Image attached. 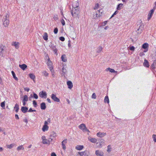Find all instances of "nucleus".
I'll return each mask as SVG.
<instances>
[{"label": "nucleus", "instance_id": "obj_1", "mask_svg": "<svg viewBox=\"0 0 156 156\" xmlns=\"http://www.w3.org/2000/svg\"><path fill=\"white\" fill-rule=\"evenodd\" d=\"M71 12V14L73 17H78L80 12L78 6H77L76 7L73 8Z\"/></svg>", "mask_w": 156, "mask_h": 156}, {"label": "nucleus", "instance_id": "obj_2", "mask_svg": "<svg viewBox=\"0 0 156 156\" xmlns=\"http://www.w3.org/2000/svg\"><path fill=\"white\" fill-rule=\"evenodd\" d=\"M9 15L7 14L5 16V18H4L3 19V24L5 27H8V25L9 24Z\"/></svg>", "mask_w": 156, "mask_h": 156}, {"label": "nucleus", "instance_id": "obj_3", "mask_svg": "<svg viewBox=\"0 0 156 156\" xmlns=\"http://www.w3.org/2000/svg\"><path fill=\"white\" fill-rule=\"evenodd\" d=\"M6 47L5 46L2 44L0 45V56H3V55L6 53Z\"/></svg>", "mask_w": 156, "mask_h": 156}, {"label": "nucleus", "instance_id": "obj_4", "mask_svg": "<svg viewBox=\"0 0 156 156\" xmlns=\"http://www.w3.org/2000/svg\"><path fill=\"white\" fill-rule=\"evenodd\" d=\"M39 96L41 98H46L47 97V94L45 91H41L39 93Z\"/></svg>", "mask_w": 156, "mask_h": 156}, {"label": "nucleus", "instance_id": "obj_5", "mask_svg": "<svg viewBox=\"0 0 156 156\" xmlns=\"http://www.w3.org/2000/svg\"><path fill=\"white\" fill-rule=\"evenodd\" d=\"M142 48H143L145 49L144 52H145L148 50L149 48V44L147 43H145L142 45Z\"/></svg>", "mask_w": 156, "mask_h": 156}, {"label": "nucleus", "instance_id": "obj_6", "mask_svg": "<svg viewBox=\"0 0 156 156\" xmlns=\"http://www.w3.org/2000/svg\"><path fill=\"white\" fill-rule=\"evenodd\" d=\"M48 68H49V69L50 70H51L53 69V66H52V62H51L50 59L49 58H48Z\"/></svg>", "mask_w": 156, "mask_h": 156}, {"label": "nucleus", "instance_id": "obj_7", "mask_svg": "<svg viewBox=\"0 0 156 156\" xmlns=\"http://www.w3.org/2000/svg\"><path fill=\"white\" fill-rule=\"evenodd\" d=\"M78 154L81 156H89V152L88 151H85L83 152H79Z\"/></svg>", "mask_w": 156, "mask_h": 156}, {"label": "nucleus", "instance_id": "obj_8", "mask_svg": "<svg viewBox=\"0 0 156 156\" xmlns=\"http://www.w3.org/2000/svg\"><path fill=\"white\" fill-rule=\"evenodd\" d=\"M95 154L97 156H104V153L103 151L100 150H96Z\"/></svg>", "mask_w": 156, "mask_h": 156}, {"label": "nucleus", "instance_id": "obj_9", "mask_svg": "<svg viewBox=\"0 0 156 156\" xmlns=\"http://www.w3.org/2000/svg\"><path fill=\"white\" fill-rule=\"evenodd\" d=\"M51 98L55 101L57 102H59L60 101L59 99L57 97L55 94H52L51 95Z\"/></svg>", "mask_w": 156, "mask_h": 156}, {"label": "nucleus", "instance_id": "obj_10", "mask_svg": "<svg viewBox=\"0 0 156 156\" xmlns=\"http://www.w3.org/2000/svg\"><path fill=\"white\" fill-rule=\"evenodd\" d=\"M106 134V133L99 132L97 133V136L98 137H102L105 136Z\"/></svg>", "mask_w": 156, "mask_h": 156}, {"label": "nucleus", "instance_id": "obj_11", "mask_svg": "<svg viewBox=\"0 0 156 156\" xmlns=\"http://www.w3.org/2000/svg\"><path fill=\"white\" fill-rule=\"evenodd\" d=\"M154 12L153 10H151L148 15L147 19L149 20L152 17Z\"/></svg>", "mask_w": 156, "mask_h": 156}, {"label": "nucleus", "instance_id": "obj_12", "mask_svg": "<svg viewBox=\"0 0 156 156\" xmlns=\"http://www.w3.org/2000/svg\"><path fill=\"white\" fill-rule=\"evenodd\" d=\"M67 84L68 86V88L71 89L73 87V84L72 82L70 81H68L67 82Z\"/></svg>", "mask_w": 156, "mask_h": 156}, {"label": "nucleus", "instance_id": "obj_13", "mask_svg": "<svg viewBox=\"0 0 156 156\" xmlns=\"http://www.w3.org/2000/svg\"><path fill=\"white\" fill-rule=\"evenodd\" d=\"M144 27L143 25H140L139 27V28L137 29V30L136 31L137 33L138 34H140L142 32V30Z\"/></svg>", "mask_w": 156, "mask_h": 156}, {"label": "nucleus", "instance_id": "obj_14", "mask_svg": "<svg viewBox=\"0 0 156 156\" xmlns=\"http://www.w3.org/2000/svg\"><path fill=\"white\" fill-rule=\"evenodd\" d=\"M28 108L27 107L23 106L21 107V110L23 113H25L27 112Z\"/></svg>", "mask_w": 156, "mask_h": 156}, {"label": "nucleus", "instance_id": "obj_15", "mask_svg": "<svg viewBox=\"0 0 156 156\" xmlns=\"http://www.w3.org/2000/svg\"><path fill=\"white\" fill-rule=\"evenodd\" d=\"M144 66L147 67H149V62L146 59L144 60V62L143 63Z\"/></svg>", "mask_w": 156, "mask_h": 156}, {"label": "nucleus", "instance_id": "obj_16", "mask_svg": "<svg viewBox=\"0 0 156 156\" xmlns=\"http://www.w3.org/2000/svg\"><path fill=\"white\" fill-rule=\"evenodd\" d=\"M41 108L42 110H45L46 108L45 103L44 102H42L40 105Z\"/></svg>", "mask_w": 156, "mask_h": 156}, {"label": "nucleus", "instance_id": "obj_17", "mask_svg": "<svg viewBox=\"0 0 156 156\" xmlns=\"http://www.w3.org/2000/svg\"><path fill=\"white\" fill-rule=\"evenodd\" d=\"M156 66V60H154L153 64L151 66V69L152 70L154 69L155 68V66Z\"/></svg>", "mask_w": 156, "mask_h": 156}, {"label": "nucleus", "instance_id": "obj_18", "mask_svg": "<svg viewBox=\"0 0 156 156\" xmlns=\"http://www.w3.org/2000/svg\"><path fill=\"white\" fill-rule=\"evenodd\" d=\"M88 139L89 141L93 143H95L97 141V139H96L90 137L88 138Z\"/></svg>", "mask_w": 156, "mask_h": 156}, {"label": "nucleus", "instance_id": "obj_19", "mask_svg": "<svg viewBox=\"0 0 156 156\" xmlns=\"http://www.w3.org/2000/svg\"><path fill=\"white\" fill-rule=\"evenodd\" d=\"M43 38L45 41H47L48 40V35L47 33L45 32L44 33Z\"/></svg>", "mask_w": 156, "mask_h": 156}, {"label": "nucleus", "instance_id": "obj_20", "mask_svg": "<svg viewBox=\"0 0 156 156\" xmlns=\"http://www.w3.org/2000/svg\"><path fill=\"white\" fill-rule=\"evenodd\" d=\"M61 59L63 62H66L67 61L66 56L65 54H63L62 55Z\"/></svg>", "mask_w": 156, "mask_h": 156}, {"label": "nucleus", "instance_id": "obj_21", "mask_svg": "<svg viewBox=\"0 0 156 156\" xmlns=\"http://www.w3.org/2000/svg\"><path fill=\"white\" fill-rule=\"evenodd\" d=\"M20 67L23 70H24L27 67V66L25 64L20 65Z\"/></svg>", "mask_w": 156, "mask_h": 156}, {"label": "nucleus", "instance_id": "obj_22", "mask_svg": "<svg viewBox=\"0 0 156 156\" xmlns=\"http://www.w3.org/2000/svg\"><path fill=\"white\" fill-rule=\"evenodd\" d=\"M105 71H109L112 73H115L116 71L113 69L110 68H108L106 69Z\"/></svg>", "mask_w": 156, "mask_h": 156}, {"label": "nucleus", "instance_id": "obj_23", "mask_svg": "<svg viewBox=\"0 0 156 156\" xmlns=\"http://www.w3.org/2000/svg\"><path fill=\"white\" fill-rule=\"evenodd\" d=\"M84 147L83 145H77L76 147V149L78 150H81Z\"/></svg>", "mask_w": 156, "mask_h": 156}, {"label": "nucleus", "instance_id": "obj_24", "mask_svg": "<svg viewBox=\"0 0 156 156\" xmlns=\"http://www.w3.org/2000/svg\"><path fill=\"white\" fill-rule=\"evenodd\" d=\"M14 109L16 110L15 111L16 112V113L18 112L19 109V105L18 104H16L15 106L14 107Z\"/></svg>", "mask_w": 156, "mask_h": 156}, {"label": "nucleus", "instance_id": "obj_25", "mask_svg": "<svg viewBox=\"0 0 156 156\" xmlns=\"http://www.w3.org/2000/svg\"><path fill=\"white\" fill-rule=\"evenodd\" d=\"M48 128L49 127L48 126L44 125L42 128V130L44 132L45 131L48 130Z\"/></svg>", "mask_w": 156, "mask_h": 156}, {"label": "nucleus", "instance_id": "obj_26", "mask_svg": "<svg viewBox=\"0 0 156 156\" xmlns=\"http://www.w3.org/2000/svg\"><path fill=\"white\" fill-rule=\"evenodd\" d=\"M15 145V144L13 143L10 144V145H6L7 147L8 148L11 149Z\"/></svg>", "mask_w": 156, "mask_h": 156}, {"label": "nucleus", "instance_id": "obj_27", "mask_svg": "<svg viewBox=\"0 0 156 156\" xmlns=\"http://www.w3.org/2000/svg\"><path fill=\"white\" fill-rule=\"evenodd\" d=\"M11 73L13 78L15 79L16 80L18 81V79L16 77L15 73H14V72L13 71H12L11 72Z\"/></svg>", "mask_w": 156, "mask_h": 156}, {"label": "nucleus", "instance_id": "obj_28", "mask_svg": "<svg viewBox=\"0 0 156 156\" xmlns=\"http://www.w3.org/2000/svg\"><path fill=\"white\" fill-rule=\"evenodd\" d=\"M85 125L84 124H82L80 125L79 126V128L83 130L84 129L86 128Z\"/></svg>", "mask_w": 156, "mask_h": 156}, {"label": "nucleus", "instance_id": "obj_29", "mask_svg": "<svg viewBox=\"0 0 156 156\" xmlns=\"http://www.w3.org/2000/svg\"><path fill=\"white\" fill-rule=\"evenodd\" d=\"M12 45L15 46V48L17 49H18L19 48L18 43H16V42H14L12 44Z\"/></svg>", "mask_w": 156, "mask_h": 156}, {"label": "nucleus", "instance_id": "obj_30", "mask_svg": "<svg viewBox=\"0 0 156 156\" xmlns=\"http://www.w3.org/2000/svg\"><path fill=\"white\" fill-rule=\"evenodd\" d=\"M123 4L122 3L119 4L117 7V10H119L122 9V8L123 6Z\"/></svg>", "mask_w": 156, "mask_h": 156}, {"label": "nucleus", "instance_id": "obj_31", "mask_svg": "<svg viewBox=\"0 0 156 156\" xmlns=\"http://www.w3.org/2000/svg\"><path fill=\"white\" fill-rule=\"evenodd\" d=\"M24 149V148L23 147V146L22 145H21L18 147L17 148V150L18 151H19L20 150H23Z\"/></svg>", "mask_w": 156, "mask_h": 156}, {"label": "nucleus", "instance_id": "obj_32", "mask_svg": "<svg viewBox=\"0 0 156 156\" xmlns=\"http://www.w3.org/2000/svg\"><path fill=\"white\" fill-rule=\"evenodd\" d=\"M104 102L105 103H109V100L108 96H107L105 97L104 99Z\"/></svg>", "mask_w": 156, "mask_h": 156}, {"label": "nucleus", "instance_id": "obj_33", "mask_svg": "<svg viewBox=\"0 0 156 156\" xmlns=\"http://www.w3.org/2000/svg\"><path fill=\"white\" fill-rule=\"evenodd\" d=\"M42 73L43 75L44 76L46 77L48 76L49 75V74L46 71H43Z\"/></svg>", "mask_w": 156, "mask_h": 156}, {"label": "nucleus", "instance_id": "obj_34", "mask_svg": "<svg viewBox=\"0 0 156 156\" xmlns=\"http://www.w3.org/2000/svg\"><path fill=\"white\" fill-rule=\"evenodd\" d=\"M29 76L30 78L32 79L33 80H34V79H35V75L33 74L30 73L29 74Z\"/></svg>", "mask_w": 156, "mask_h": 156}, {"label": "nucleus", "instance_id": "obj_35", "mask_svg": "<svg viewBox=\"0 0 156 156\" xmlns=\"http://www.w3.org/2000/svg\"><path fill=\"white\" fill-rule=\"evenodd\" d=\"M66 67L65 66H63L62 68V72L65 74L66 72Z\"/></svg>", "mask_w": 156, "mask_h": 156}, {"label": "nucleus", "instance_id": "obj_36", "mask_svg": "<svg viewBox=\"0 0 156 156\" xmlns=\"http://www.w3.org/2000/svg\"><path fill=\"white\" fill-rule=\"evenodd\" d=\"M24 101H27L28 100V96L27 95H24L23 96V99Z\"/></svg>", "mask_w": 156, "mask_h": 156}, {"label": "nucleus", "instance_id": "obj_37", "mask_svg": "<svg viewBox=\"0 0 156 156\" xmlns=\"http://www.w3.org/2000/svg\"><path fill=\"white\" fill-rule=\"evenodd\" d=\"M42 143L44 144H48L49 143V142L48 140H43Z\"/></svg>", "mask_w": 156, "mask_h": 156}, {"label": "nucleus", "instance_id": "obj_38", "mask_svg": "<svg viewBox=\"0 0 156 156\" xmlns=\"http://www.w3.org/2000/svg\"><path fill=\"white\" fill-rule=\"evenodd\" d=\"M94 16H96V17L94 18L96 19V18H97L98 17H99L100 16H101V14L99 13L98 12V11H97L96 13L95 14V15Z\"/></svg>", "mask_w": 156, "mask_h": 156}, {"label": "nucleus", "instance_id": "obj_39", "mask_svg": "<svg viewBox=\"0 0 156 156\" xmlns=\"http://www.w3.org/2000/svg\"><path fill=\"white\" fill-rule=\"evenodd\" d=\"M102 47L101 46H99L98 48V50L97 51V53H100L102 51Z\"/></svg>", "mask_w": 156, "mask_h": 156}, {"label": "nucleus", "instance_id": "obj_40", "mask_svg": "<svg viewBox=\"0 0 156 156\" xmlns=\"http://www.w3.org/2000/svg\"><path fill=\"white\" fill-rule=\"evenodd\" d=\"M33 98L36 99H37L38 98V95L36 94H35V93H34V92L33 93Z\"/></svg>", "mask_w": 156, "mask_h": 156}, {"label": "nucleus", "instance_id": "obj_41", "mask_svg": "<svg viewBox=\"0 0 156 156\" xmlns=\"http://www.w3.org/2000/svg\"><path fill=\"white\" fill-rule=\"evenodd\" d=\"M107 21H105L103 22H102L101 23V26H104L107 24Z\"/></svg>", "mask_w": 156, "mask_h": 156}, {"label": "nucleus", "instance_id": "obj_42", "mask_svg": "<svg viewBox=\"0 0 156 156\" xmlns=\"http://www.w3.org/2000/svg\"><path fill=\"white\" fill-rule=\"evenodd\" d=\"M103 12V10L102 9H100L98 11V12L99 13L101 14V16Z\"/></svg>", "mask_w": 156, "mask_h": 156}, {"label": "nucleus", "instance_id": "obj_43", "mask_svg": "<svg viewBox=\"0 0 156 156\" xmlns=\"http://www.w3.org/2000/svg\"><path fill=\"white\" fill-rule=\"evenodd\" d=\"M99 6V5L98 3L96 4L95 5L94 7V9H97Z\"/></svg>", "mask_w": 156, "mask_h": 156}, {"label": "nucleus", "instance_id": "obj_44", "mask_svg": "<svg viewBox=\"0 0 156 156\" xmlns=\"http://www.w3.org/2000/svg\"><path fill=\"white\" fill-rule=\"evenodd\" d=\"M1 106L2 108H5V101H3L1 103Z\"/></svg>", "mask_w": 156, "mask_h": 156}, {"label": "nucleus", "instance_id": "obj_45", "mask_svg": "<svg viewBox=\"0 0 156 156\" xmlns=\"http://www.w3.org/2000/svg\"><path fill=\"white\" fill-rule=\"evenodd\" d=\"M152 137L153 139V140L155 142H156V135L153 134L152 135Z\"/></svg>", "mask_w": 156, "mask_h": 156}, {"label": "nucleus", "instance_id": "obj_46", "mask_svg": "<svg viewBox=\"0 0 156 156\" xmlns=\"http://www.w3.org/2000/svg\"><path fill=\"white\" fill-rule=\"evenodd\" d=\"M33 104L34 107H36L37 106V103L36 101L34 100L33 101Z\"/></svg>", "mask_w": 156, "mask_h": 156}, {"label": "nucleus", "instance_id": "obj_47", "mask_svg": "<svg viewBox=\"0 0 156 156\" xmlns=\"http://www.w3.org/2000/svg\"><path fill=\"white\" fill-rule=\"evenodd\" d=\"M129 49L130 50L133 51L135 50V48L133 46H131L129 47Z\"/></svg>", "mask_w": 156, "mask_h": 156}, {"label": "nucleus", "instance_id": "obj_48", "mask_svg": "<svg viewBox=\"0 0 156 156\" xmlns=\"http://www.w3.org/2000/svg\"><path fill=\"white\" fill-rule=\"evenodd\" d=\"M54 32L55 34H57L58 32V29L56 27L55 28L54 30Z\"/></svg>", "mask_w": 156, "mask_h": 156}, {"label": "nucleus", "instance_id": "obj_49", "mask_svg": "<svg viewBox=\"0 0 156 156\" xmlns=\"http://www.w3.org/2000/svg\"><path fill=\"white\" fill-rule=\"evenodd\" d=\"M59 39L60 41H64L65 40V38L63 37H60L59 38Z\"/></svg>", "mask_w": 156, "mask_h": 156}, {"label": "nucleus", "instance_id": "obj_50", "mask_svg": "<svg viewBox=\"0 0 156 156\" xmlns=\"http://www.w3.org/2000/svg\"><path fill=\"white\" fill-rule=\"evenodd\" d=\"M36 110H32V108H30L29 110L28 111L29 112H36Z\"/></svg>", "mask_w": 156, "mask_h": 156}, {"label": "nucleus", "instance_id": "obj_51", "mask_svg": "<svg viewBox=\"0 0 156 156\" xmlns=\"http://www.w3.org/2000/svg\"><path fill=\"white\" fill-rule=\"evenodd\" d=\"M50 71L51 72V75L53 76V77H55V75H54V70H53V69H52L51 70H50Z\"/></svg>", "mask_w": 156, "mask_h": 156}, {"label": "nucleus", "instance_id": "obj_52", "mask_svg": "<svg viewBox=\"0 0 156 156\" xmlns=\"http://www.w3.org/2000/svg\"><path fill=\"white\" fill-rule=\"evenodd\" d=\"M61 23L63 26H64L65 24V21L64 20L62 19L61 20Z\"/></svg>", "mask_w": 156, "mask_h": 156}, {"label": "nucleus", "instance_id": "obj_53", "mask_svg": "<svg viewBox=\"0 0 156 156\" xmlns=\"http://www.w3.org/2000/svg\"><path fill=\"white\" fill-rule=\"evenodd\" d=\"M67 139H65L62 142V143H63V144L65 145V144L67 143Z\"/></svg>", "mask_w": 156, "mask_h": 156}, {"label": "nucleus", "instance_id": "obj_54", "mask_svg": "<svg viewBox=\"0 0 156 156\" xmlns=\"http://www.w3.org/2000/svg\"><path fill=\"white\" fill-rule=\"evenodd\" d=\"M62 149L63 150H65L66 149V147L65 145L64 144H63V143H62Z\"/></svg>", "mask_w": 156, "mask_h": 156}, {"label": "nucleus", "instance_id": "obj_55", "mask_svg": "<svg viewBox=\"0 0 156 156\" xmlns=\"http://www.w3.org/2000/svg\"><path fill=\"white\" fill-rule=\"evenodd\" d=\"M92 98H94V99L96 98V95L95 93H93V94H92Z\"/></svg>", "mask_w": 156, "mask_h": 156}, {"label": "nucleus", "instance_id": "obj_56", "mask_svg": "<svg viewBox=\"0 0 156 156\" xmlns=\"http://www.w3.org/2000/svg\"><path fill=\"white\" fill-rule=\"evenodd\" d=\"M51 49L52 50H54V49L56 48V47L55 46H54V45H52L51 47Z\"/></svg>", "mask_w": 156, "mask_h": 156}, {"label": "nucleus", "instance_id": "obj_57", "mask_svg": "<svg viewBox=\"0 0 156 156\" xmlns=\"http://www.w3.org/2000/svg\"><path fill=\"white\" fill-rule=\"evenodd\" d=\"M54 20H57L58 19V18L57 15H54L53 17Z\"/></svg>", "mask_w": 156, "mask_h": 156}, {"label": "nucleus", "instance_id": "obj_58", "mask_svg": "<svg viewBox=\"0 0 156 156\" xmlns=\"http://www.w3.org/2000/svg\"><path fill=\"white\" fill-rule=\"evenodd\" d=\"M52 50L54 51V52H55V54H56V55H57V49L56 48L54 49V50Z\"/></svg>", "mask_w": 156, "mask_h": 156}, {"label": "nucleus", "instance_id": "obj_59", "mask_svg": "<svg viewBox=\"0 0 156 156\" xmlns=\"http://www.w3.org/2000/svg\"><path fill=\"white\" fill-rule=\"evenodd\" d=\"M24 90L25 91H26L27 92H28L30 90V88L28 87H26L24 88Z\"/></svg>", "mask_w": 156, "mask_h": 156}, {"label": "nucleus", "instance_id": "obj_60", "mask_svg": "<svg viewBox=\"0 0 156 156\" xmlns=\"http://www.w3.org/2000/svg\"><path fill=\"white\" fill-rule=\"evenodd\" d=\"M15 118L16 119H19V117L18 116V115L17 114H16L15 115Z\"/></svg>", "mask_w": 156, "mask_h": 156}, {"label": "nucleus", "instance_id": "obj_61", "mask_svg": "<svg viewBox=\"0 0 156 156\" xmlns=\"http://www.w3.org/2000/svg\"><path fill=\"white\" fill-rule=\"evenodd\" d=\"M51 156H56V154H55V153L54 152H52L51 154Z\"/></svg>", "mask_w": 156, "mask_h": 156}, {"label": "nucleus", "instance_id": "obj_62", "mask_svg": "<svg viewBox=\"0 0 156 156\" xmlns=\"http://www.w3.org/2000/svg\"><path fill=\"white\" fill-rule=\"evenodd\" d=\"M42 139L43 140H45L46 139V137L45 136H43L41 137Z\"/></svg>", "mask_w": 156, "mask_h": 156}, {"label": "nucleus", "instance_id": "obj_63", "mask_svg": "<svg viewBox=\"0 0 156 156\" xmlns=\"http://www.w3.org/2000/svg\"><path fill=\"white\" fill-rule=\"evenodd\" d=\"M48 122L46 121H45L44 122V125H46V126H48Z\"/></svg>", "mask_w": 156, "mask_h": 156}, {"label": "nucleus", "instance_id": "obj_64", "mask_svg": "<svg viewBox=\"0 0 156 156\" xmlns=\"http://www.w3.org/2000/svg\"><path fill=\"white\" fill-rule=\"evenodd\" d=\"M47 100L49 103H51V100L49 98H48Z\"/></svg>", "mask_w": 156, "mask_h": 156}]
</instances>
